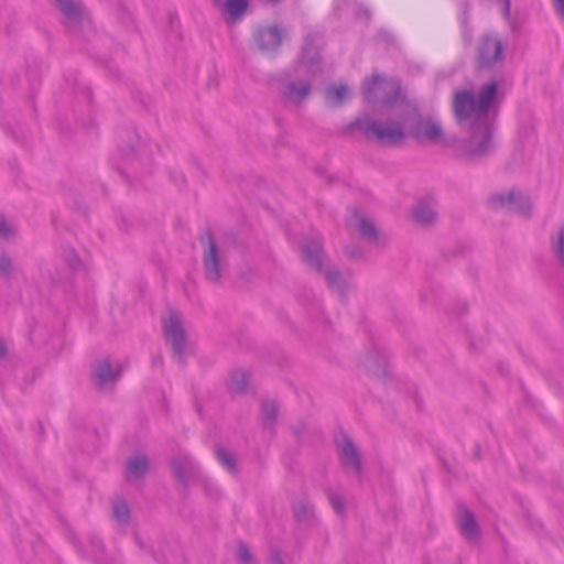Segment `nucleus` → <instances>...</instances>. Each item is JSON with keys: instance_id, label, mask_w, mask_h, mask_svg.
Returning <instances> with one entry per match:
<instances>
[{"instance_id": "bb28decb", "label": "nucleus", "mask_w": 564, "mask_h": 564, "mask_svg": "<svg viewBox=\"0 0 564 564\" xmlns=\"http://www.w3.org/2000/svg\"><path fill=\"white\" fill-rule=\"evenodd\" d=\"M216 456L218 458V460L220 462V464L230 473H235L236 471V460H235V457L228 453L225 448L223 447H217L216 451Z\"/></svg>"}, {"instance_id": "c85d7f7f", "label": "nucleus", "mask_w": 564, "mask_h": 564, "mask_svg": "<svg viewBox=\"0 0 564 564\" xmlns=\"http://www.w3.org/2000/svg\"><path fill=\"white\" fill-rule=\"evenodd\" d=\"M237 558L241 564H253V556L245 543L237 546Z\"/></svg>"}, {"instance_id": "7c9ffc66", "label": "nucleus", "mask_w": 564, "mask_h": 564, "mask_svg": "<svg viewBox=\"0 0 564 564\" xmlns=\"http://www.w3.org/2000/svg\"><path fill=\"white\" fill-rule=\"evenodd\" d=\"M14 235V227L0 218V238L10 239Z\"/></svg>"}, {"instance_id": "39448f33", "label": "nucleus", "mask_w": 564, "mask_h": 564, "mask_svg": "<svg viewBox=\"0 0 564 564\" xmlns=\"http://www.w3.org/2000/svg\"><path fill=\"white\" fill-rule=\"evenodd\" d=\"M401 85L395 78H386L373 75L366 79L362 85L361 95L367 102L393 104L400 96Z\"/></svg>"}, {"instance_id": "6ab92c4d", "label": "nucleus", "mask_w": 564, "mask_h": 564, "mask_svg": "<svg viewBox=\"0 0 564 564\" xmlns=\"http://www.w3.org/2000/svg\"><path fill=\"white\" fill-rule=\"evenodd\" d=\"M412 216L417 224L427 226L435 221L437 214L430 203L421 200L413 207Z\"/></svg>"}, {"instance_id": "b1692460", "label": "nucleus", "mask_w": 564, "mask_h": 564, "mask_svg": "<svg viewBox=\"0 0 564 564\" xmlns=\"http://www.w3.org/2000/svg\"><path fill=\"white\" fill-rule=\"evenodd\" d=\"M217 6H224L226 12L232 18L243 14L248 0H214Z\"/></svg>"}, {"instance_id": "a211bd4d", "label": "nucleus", "mask_w": 564, "mask_h": 564, "mask_svg": "<svg viewBox=\"0 0 564 564\" xmlns=\"http://www.w3.org/2000/svg\"><path fill=\"white\" fill-rule=\"evenodd\" d=\"M59 10L66 19L69 28H77L83 18V11L78 3L73 0H56Z\"/></svg>"}, {"instance_id": "cd10ccee", "label": "nucleus", "mask_w": 564, "mask_h": 564, "mask_svg": "<svg viewBox=\"0 0 564 564\" xmlns=\"http://www.w3.org/2000/svg\"><path fill=\"white\" fill-rule=\"evenodd\" d=\"M294 516L300 522H307L313 516L312 507L304 501H300L294 506Z\"/></svg>"}, {"instance_id": "dca6fc26", "label": "nucleus", "mask_w": 564, "mask_h": 564, "mask_svg": "<svg viewBox=\"0 0 564 564\" xmlns=\"http://www.w3.org/2000/svg\"><path fill=\"white\" fill-rule=\"evenodd\" d=\"M149 468V462L144 454H137L130 457L126 464L124 476L128 481L141 480Z\"/></svg>"}, {"instance_id": "473e14b6", "label": "nucleus", "mask_w": 564, "mask_h": 564, "mask_svg": "<svg viewBox=\"0 0 564 564\" xmlns=\"http://www.w3.org/2000/svg\"><path fill=\"white\" fill-rule=\"evenodd\" d=\"M556 13L564 19V0H552Z\"/></svg>"}, {"instance_id": "1a4fd4ad", "label": "nucleus", "mask_w": 564, "mask_h": 564, "mask_svg": "<svg viewBox=\"0 0 564 564\" xmlns=\"http://www.w3.org/2000/svg\"><path fill=\"white\" fill-rule=\"evenodd\" d=\"M411 135L420 142L442 143L443 129L435 118H419L411 126Z\"/></svg>"}, {"instance_id": "f704fd0d", "label": "nucleus", "mask_w": 564, "mask_h": 564, "mask_svg": "<svg viewBox=\"0 0 564 564\" xmlns=\"http://www.w3.org/2000/svg\"><path fill=\"white\" fill-rule=\"evenodd\" d=\"M7 352V348H6V345L3 344L2 340H0V357H3Z\"/></svg>"}, {"instance_id": "423d86ee", "label": "nucleus", "mask_w": 564, "mask_h": 564, "mask_svg": "<svg viewBox=\"0 0 564 564\" xmlns=\"http://www.w3.org/2000/svg\"><path fill=\"white\" fill-rule=\"evenodd\" d=\"M301 248L304 261L307 263V265H310L312 269H315L316 271H324L329 286L337 292L343 293L345 290V283L339 271L337 269L324 270V253L322 251L319 239L314 238L312 240L304 241Z\"/></svg>"}, {"instance_id": "7ed1b4c3", "label": "nucleus", "mask_w": 564, "mask_h": 564, "mask_svg": "<svg viewBox=\"0 0 564 564\" xmlns=\"http://www.w3.org/2000/svg\"><path fill=\"white\" fill-rule=\"evenodd\" d=\"M358 128L368 139L378 141L383 145H399L405 138L404 120H376L371 118H357L350 126Z\"/></svg>"}, {"instance_id": "72a5a7b5", "label": "nucleus", "mask_w": 564, "mask_h": 564, "mask_svg": "<svg viewBox=\"0 0 564 564\" xmlns=\"http://www.w3.org/2000/svg\"><path fill=\"white\" fill-rule=\"evenodd\" d=\"M270 558H271L272 564H282V558L278 551H272Z\"/></svg>"}, {"instance_id": "4468645a", "label": "nucleus", "mask_w": 564, "mask_h": 564, "mask_svg": "<svg viewBox=\"0 0 564 564\" xmlns=\"http://www.w3.org/2000/svg\"><path fill=\"white\" fill-rule=\"evenodd\" d=\"M259 48L263 52H274L282 44V34L276 25L260 28L256 34Z\"/></svg>"}, {"instance_id": "393cba45", "label": "nucleus", "mask_w": 564, "mask_h": 564, "mask_svg": "<svg viewBox=\"0 0 564 564\" xmlns=\"http://www.w3.org/2000/svg\"><path fill=\"white\" fill-rule=\"evenodd\" d=\"M551 249L556 259L564 265V223L551 236Z\"/></svg>"}, {"instance_id": "9d476101", "label": "nucleus", "mask_w": 564, "mask_h": 564, "mask_svg": "<svg viewBox=\"0 0 564 564\" xmlns=\"http://www.w3.org/2000/svg\"><path fill=\"white\" fill-rule=\"evenodd\" d=\"M171 468L175 479L186 489L192 479L199 476V467L186 453H178L171 459Z\"/></svg>"}, {"instance_id": "5701e85b", "label": "nucleus", "mask_w": 564, "mask_h": 564, "mask_svg": "<svg viewBox=\"0 0 564 564\" xmlns=\"http://www.w3.org/2000/svg\"><path fill=\"white\" fill-rule=\"evenodd\" d=\"M248 386V375L243 370H235L229 379L228 388L231 393H243Z\"/></svg>"}, {"instance_id": "4be33fe9", "label": "nucleus", "mask_w": 564, "mask_h": 564, "mask_svg": "<svg viewBox=\"0 0 564 564\" xmlns=\"http://www.w3.org/2000/svg\"><path fill=\"white\" fill-rule=\"evenodd\" d=\"M510 212L529 218L532 214V205L530 199L525 195L514 191V202L511 205Z\"/></svg>"}, {"instance_id": "20e7f679", "label": "nucleus", "mask_w": 564, "mask_h": 564, "mask_svg": "<svg viewBox=\"0 0 564 564\" xmlns=\"http://www.w3.org/2000/svg\"><path fill=\"white\" fill-rule=\"evenodd\" d=\"M163 334L166 344L173 351V358L178 364H184L189 345L183 318L180 313L171 311L163 318Z\"/></svg>"}, {"instance_id": "58836bf2", "label": "nucleus", "mask_w": 564, "mask_h": 564, "mask_svg": "<svg viewBox=\"0 0 564 564\" xmlns=\"http://www.w3.org/2000/svg\"><path fill=\"white\" fill-rule=\"evenodd\" d=\"M365 366L366 368L370 369V365L367 361H365Z\"/></svg>"}, {"instance_id": "2f4dec72", "label": "nucleus", "mask_w": 564, "mask_h": 564, "mask_svg": "<svg viewBox=\"0 0 564 564\" xmlns=\"http://www.w3.org/2000/svg\"><path fill=\"white\" fill-rule=\"evenodd\" d=\"M0 272L6 276L12 272V261L6 254H0Z\"/></svg>"}, {"instance_id": "c756f323", "label": "nucleus", "mask_w": 564, "mask_h": 564, "mask_svg": "<svg viewBox=\"0 0 564 564\" xmlns=\"http://www.w3.org/2000/svg\"><path fill=\"white\" fill-rule=\"evenodd\" d=\"M328 497H329V502H330L333 509L335 510V512L337 514H341L345 509L343 497L335 491H332Z\"/></svg>"}, {"instance_id": "412c9836", "label": "nucleus", "mask_w": 564, "mask_h": 564, "mask_svg": "<svg viewBox=\"0 0 564 564\" xmlns=\"http://www.w3.org/2000/svg\"><path fill=\"white\" fill-rule=\"evenodd\" d=\"M278 416V406L274 401L265 400L261 406V420L264 429H273Z\"/></svg>"}, {"instance_id": "0eeeda50", "label": "nucleus", "mask_w": 564, "mask_h": 564, "mask_svg": "<svg viewBox=\"0 0 564 564\" xmlns=\"http://www.w3.org/2000/svg\"><path fill=\"white\" fill-rule=\"evenodd\" d=\"M200 242L203 245V263L205 275L210 282H219L221 279V270L224 263L223 251L217 246L210 232L203 235Z\"/></svg>"}, {"instance_id": "ddd939ff", "label": "nucleus", "mask_w": 564, "mask_h": 564, "mask_svg": "<svg viewBox=\"0 0 564 564\" xmlns=\"http://www.w3.org/2000/svg\"><path fill=\"white\" fill-rule=\"evenodd\" d=\"M351 221L356 225L361 235L376 247H384L387 239L378 232L375 224L365 218L359 212H355L351 216Z\"/></svg>"}, {"instance_id": "9b49d317", "label": "nucleus", "mask_w": 564, "mask_h": 564, "mask_svg": "<svg viewBox=\"0 0 564 564\" xmlns=\"http://www.w3.org/2000/svg\"><path fill=\"white\" fill-rule=\"evenodd\" d=\"M337 449L344 468L360 476L362 470L360 455L348 435L344 434L337 441Z\"/></svg>"}, {"instance_id": "f257e3e1", "label": "nucleus", "mask_w": 564, "mask_h": 564, "mask_svg": "<svg viewBox=\"0 0 564 564\" xmlns=\"http://www.w3.org/2000/svg\"><path fill=\"white\" fill-rule=\"evenodd\" d=\"M498 84L489 82L481 86L478 97L470 90H456L453 111L459 126L469 131L464 150L473 156L487 154L492 147L494 119L490 107L497 96Z\"/></svg>"}, {"instance_id": "2eb2a0df", "label": "nucleus", "mask_w": 564, "mask_h": 564, "mask_svg": "<svg viewBox=\"0 0 564 564\" xmlns=\"http://www.w3.org/2000/svg\"><path fill=\"white\" fill-rule=\"evenodd\" d=\"M456 523L466 540L476 541L478 539L479 528L474 513L469 509L465 507L459 508V513L456 516Z\"/></svg>"}, {"instance_id": "a878e982", "label": "nucleus", "mask_w": 564, "mask_h": 564, "mask_svg": "<svg viewBox=\"0 0 564 564\" xmlns=\"http://www.w3.org/2000/svg\"><path fill=\"white\" fill-rule=\"evenodd\" d=\"M112 511L116 520L120 523H127L130 517V509L123 499H116L112 502Z\"/></svg>"}, {"instance_id": "6e6552de", "label": "nucleus", "mask_w": 564, "mask_h": 564, "mask_svg": "<svg viewBox=\"0 0 564 564\" xmlns=\"http://www.w3.org/2000/svg\"><path fill=\"white\" fill-rule=\"evenodd\" d=\"M502 59V44L496 35H485L478 44L477 67L488 69Z\"/></svg>"}, {"instance_id": "aec40b11", "label": "nucleus", "mask_w": 564, "mask_h": 564, "mask_svg": "<svg viewBox=\"0 0 564 564\" xmlns=\"http://www.w3.org/2000/svg\"><path fill=\"white\" fill-rule=\"evenodd\" d=\"M514 202V191L498 192L490 196L489 205L495 209H507L510 212Z\"/></svg>"}, {"instance_id": "f3484780", "label": "nucleus", "mask_w": 564, "mask_h": 564, "mask_svg": "<svg viewBox=\"0 0 564 564\" xmlns=\"http://www.w3.org/2000/svg\"><path fill=\"white\" fill-rule=\"evenodd\" d=\"M350 95V89L345 84H332L324 90L325 102L328 107H339Z\"/></svg>"}, {"instance_id": "e433bc0d", "label": "nucleus", "mask_w": 564, "mask_h": 564, "mask_svg": "<svg viewBox=\"0 0 564 564\" xmlns=\"http://www.w3.org/2000/svg\"><path fill=\"white\" fill-rule=\"evenodd\" d=\"M264 1H265V2H268V3H278V2H280L281 0H264Z\"/></svg>"}, {"instance_id": "f8f14e48", "label": "nucleus", "mask_w": 564, "mask_h": 564, "mask_svg": "<svg viewBox=\"0 0 564 564\" xmlns=\"http://www.w3.org/2000/svg\"><path fill=\"white\" fill-rule=\"evenodd\" d=\"M120 372L121 369L118 365L113 367L108 359H102L95 366L93 378L100 389H105L118 380Z\"/></svg>"}, {"instance_id": "4c0bfd02", "label": "nucleus", "mask_w": 564, "mask_h": 564, "mask_svg": "<svg viewBox=\"0 0 564 564\" xmlns=\"http://www.w3.org/2000/svg\"><path fill=\"white\" fill-rule=\"evenodd\" d=\"M72 254H73L74 261L77 262L78 261V256L76 253H74V252Z\"/></svg>"}, {"instance_id": "c9c22d12", "label": "nucleus", "mask_w": 564, "mask_h": 564, "mask_svg": "<svg viewBox=\"0 0 564 564\" xmlns=\"http://www.w3.org/2000/svg\"><path fill=\"white\" fill-rule=\"evenodd\" d=\"M350 256H351L352 258H359V257H360V254H359V253H357V252H352V251L350 252Z\"/></svg>"}, {"instance_id": "f03ea898", "label": "nucleus", "mask_w": 564, "mask_h": 564, "mask_svg": "<svg viewBox=\"0 0 564 564\" xmlns=\"http://www.w3.org/2000/svg\"><path fill=\"white\" fill-rule=\"evenodd\" d=\"M322 73L319 39L307 33L292 69V74L282 80L279 89L281 100L292 107H301L311 96L317 75Z\"/></svg>"}]
</instances>
